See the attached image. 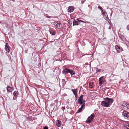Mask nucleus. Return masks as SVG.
<instances>
[{
	"label": "nucleus",
	"mask_w": 129,
	"mask_h": 129,
	"mask_svg": "<svg viewBox=\"0 0 129 129\" xmlns=\"http://www.w3.org/2000/svg\"><path fill=\"white\" fill-rule=\"evenodd\" d=\"M105 101H102L101 105L105 107H108L110 106L113 102V100L112 99L106 98H105Z\"/></svg>",
	"instance_id": "obj_1"
},
{
	"label": "nucleus",
	"mask_w": 129,
	"mask_h": 129,
	"mask_svg": "<svg viewBox=\"0 0 129 129\" xmlns=\"http://www.w3.org/2000/svg\"><path fill=\"white\" fill-rule=\"evenodd\" d=\"M121 106V108L125 110H129V104L126 102H122L120 103Z\"/></svg>",
	"instance_id": "obj_2"
},
{
	"label": "nucleus",
	"mask_w": 129,
	"mask_h": 129,
	"mask_svg": "<svg viewBox=\"0 0 129 129\" xmlns=\"http://www.w3.org/2000/svg\"><path fill=\"white\" fill-rule=\"evenodd\" d=\"M63 73L64 74L70 73L71 76L75 74V73L74 72L73 70L67 68H65L63 70Z\"/></svg>",
	"instance_id": "obj_3"
},
{
	"label": "nucleus",
	"mask_w": 129,
	"mask_h": 129,
	"mask_svg": "<svg viewBox=\"0 0 129 129\" xmlns=\"http://www.w3.org/2000/svg\"><path fill=\"white\" fill-rule=\"evenodd\" d=\"M94 117V114H92L90 116L88 117L86 121V123H90L93 120Z\"/></svg>",
	"instance_id": "obj_4"
},
{
	"label": "nucleus",
	"mask_w": 129,
	"mask_h": 129,
	"mask_svg": "<svg viewBox=\"0 0 129 129\" xmlns=\"http://www.w3.org/2000/svg\"><path fill=\"white\" fill-rule=\"evenodd\" d=\"M81 22H82L85 23H86V22L85 21H82L81 20L77 19L76 20H74L73 22V24L74 25H78Z\"/></svg>",
	"instance_id": "obj_5"
},
{
	"label": "nucleus",
	"mask_w": 129,
	"mask_h": 129,
	"mask_svg": "<svg viewBox=\"0 0 129 129\" xmlns=\"http://www.w3.org/2000/svg\"><path fill=\"white\" fill-rule=\"evenodd\" d=\"M123 116L125 118L129 120V113L126 111H124L122 113Z\"/></svg>",
	"instance_id": "obj_6"
},
{
	"label": "nucleus",
	"mask_w": 129,
	"mask_h": 129,
	"mask_svg": "<svg viewBox=\"0 0 129 129\" xmlns=\"http://www.w3.org/2000/svg\"><path fill=\"white\" fill-rule=\"evenodd\" d=\"M54 24L58 29H60L62 27V25L59 22H54Z\"/></svg>",
	"instance_id": "obj_7"
},
{
	"label": "nucleus",
	"mask_w": 129,
	"mask_h": 129,
	"mask_svg": "<svg viewBox=\"0 0 129 129\" xmlns=\"http://www.w3.org/2000/svg\"><path fill=\"white\" fill-rule=\"evenodd\" d=\"M103 77H101L99 78V83L100 86H103L102 84L104 83L105 81V80L103 78Z\"/></svg>",
	"instance_id": "obj_8"
},
{
	"label": "nucleus",
	"mask_w": 129,
	"mask_h": 129,
	"mask_svg": "<svg viewBox=\"0 0 129 129\" xmlns=\"http://www.w3.org/2000/svg\"><path fill=\"white\" fill-rule=\"evenodd\" d=\"M83 95H81L78 100V102L80 105H82L84 102V101L83 100Z\"/></svg>",
	"instance_id": "obj_9"
},
{
	"label": "nucleus",
	"mask_w": 129,
	"mask_h": 129,
	"mask_svg": "<svg viewBox=\"0 0 129 129\" xmlns=\"http://www.w3.org/2000/svg\"><path fill=\"white\" fill-rule=\"evenodd\" d=\"M115 48L116 50L118 52H120L122 51V48L117 45L115 46Z\"/></svg>",
	"instance_id": "obj_10"
},
{
	"label": "nucleus",
	"mask_w": 129,
	"mask_h": 129,
	"mask_svg": "<svg viewBox=\"0 0 129 129\" xmlns=\"http://www.w3.org/2000/svg\"><path fill=\"white\" fill-rule=\"evenodd\" d=\"M7 91L9 92L12 91H13L14 89V88L12 87H11L9 86H7Z\"/></svg>",
	"instance_id": "obj_11"
},
{
	"label": "nucleus",
	"mask_w": 129,
	"mask_h": 129,
	"mask_svg": "<svg viewBox=\"0 0 129 129\" xmlns=\"http://www.w3.org/2000/svg\"><path fill=\"white\" fill-rule=\"evenodd\" d=\"M74 10V7L72 6H70L68 8V11L69 12H72Z\"/></svg>",
	"instance_id": "obj_12"
},
{
	"label": "nucleus",
	"mask_w": 129,
	"mask_h": 129,
	"mask_svg": "<svg viewBox=\"0 0 129 129\" xmlns=\"http://www.w3.org/2000/svg\"><path fill=\"white\" fill-rule=\"evenodd\" d=\"M5 48L6 50L7 51H9L10 50V48L7 43H6V45Z\"/></svg>",
	"instance_id": "obj_13"
},
{
	"label": "nucleus",
	"mask_w": 129,
	"mask_h": 129,
	"mask_svg": "<svg viewBox=\"0 0 129 129\" xmlns=\"http://www.w3.org/2000/svg\"><path fill=\"white\" fill-rule=\"evenodd\" d=\"M89 87L91 88H93L94 86V84L93 82H90L89 84Z\"/></svg>",
	"instance_id": "obj_14"
},
{
	"label": "nucleus",
	"mask_w": 129,
	"mask_h": 129,
	"mask_svg": "<svg viewBox=\"0 0 129 129\" xmlns=\"http://www.w3.org/2000/svg\"><path fill=\"white\" fill-rule=\"evenodd\" d=\"M61 122L59 120H57L56 121V124L58 127H59L61 125Z\"/></svg>",
	"instance_id": "obj_15"
},
{
	"label": "nucleus",
	"mask_w": 129,
	"mask_h": 129,
	"mask_svg": "<svg viewBox=\"0 0 129 129\" xmlns=\"http://www.w3.org/2000/svg\"><path fill=\"white\" fill-rule=\"evenodd\" d=\"M50 33L52 35H54L55 34V32L53 30H51Z\"/></svg>",
	"instance_id": "obj_16"
},
{
	"label": "nucleus",
	"mask_w": 129,
	"mask_h": 129,
	"mask_svg": "<svg viewBox=\"0 0 129 129\" xmlns=\"http://www.w3.org/2000/svg\"><path fill=\"white\" fill-rule=\"evenodd\" d=\"M18 94V92L17 91H14L13 93L14 95L16 97V96H17Z\"/></svg>",
	"instance_id": "obj_17"
},
{
	"label": "nucleus",
	"mask_w": 129,
	"mask_h": 129,
	"mask_svg": "<svg viewBox=\"0 0 129 129\" xmlns=\"http://www.w3.org/2000/svg\"><path fill=\"white\" fill-rule=\"evenodd\" d=\"M125 126V128L127 129H129V122L127 123L126 124Z\"/></svg>",
	"instance_id": "obj_18"
},
{
	"label": "nucleus",
	"mask_w": 129,
	"mask_h": 129,
	"mask_svg": "<svg viewBox=\"0 0 129 129\" xmlns=\"http://www.w3.org/2000/svg\"><path fill=\"white\" fill-rule=\"evenodd\" d=\"M82 108H80L77 111V113H79L80 112H81L82 110Z\"/></svg>",
	"instance_id": "obj_19"
},
{
	"label": "nucleus",
	"mask_w": 129,
	"mask_h": 129,
	"mask_svg": "<svg viewBox=\"0 0 129 129\" xmlns=\"http://www.w3.org/2000/svg\"><path fill=\"white\" fill-rule=\"evenodd\" d=\"M75 91L73 92L75 96H76L77 95V92L75 90H74Z\"/></svg>",
	"instance_id": "obj_20"
},
{
	"label": "nucleus",
	"mask_w": 129,
	"mask_h": 129,
	"mask_svg": "<svg viewBox=\"0 0 129 129\" xmlns=\"http://www.w3.org/2000/svg\"><path fill=\"white\" fill-rule=\"evenodd\" d=\"M98 9H100L101 10V11H102V12H103V10L102 7H100V6H99L98 7Z\"/></svg>",
	"instance_id": "obj_21"
},
{
	"label": "nucleus",
	"mask_w": 129,
	"mask_h": 129,
	"mask_svg": "<svg viewBox=\"0 0 129 129\" xmlns=\"http://www.w3.org/2000/svg\"><path fill=\"white\" fill-rule=\"evenodd\" d=\"M85 107L84 104H83L81 106L80 108L83 109V108Z\"/></svg>",
	"instance_id": "obj_22"
},
{
	"label": "nucleus",
	"mask_w": 129,
	"mask_h": 129,
	"mask_svg": "<svg viewBox=\"0 0 129 129\" xmlns=\"http://www.w3.org/2000/svg\"><path fill=\"white\" fill-rule=\"evenodd\" d=\"M126 28L128 30H129V25L127 26Z\"/></svg>",
	"instance_id": "obj_23"
},
{
	"label": "nucleus",
	"mask_w": 129,
	"mask_h": 129,
	"mask_svg": "<svg viewBox=\"0 0 129 129\" xmlns=\"http://www.w3.org/2000/svg\"><path fill=\"white\" fill-rule=\"evenodd\" d=\"M101 71V70L100 69H98V70L96 71V72H100Z\"/></svg>",
	"instance_id": "obj_24"
},
{
	"label": "nucleus",
	"mask_w": 129,
	"mask_h": 129,
	"mask_svg": "<svg viewBox=\"0 0 129 129\" xmlns=\"http://www.w3.org/2000/svg\"><path fill=\"white\" fill-rule=\"evenodd\" d=\"M48 128L47 127L45 126L44 127L43 129H48Z\"/></svg>",
	"instance_id": "obj_25"
},
{
	"label": "nucleus",
	"mask_w": 129,
	"mask_h": 129,
	"mask_svg": "<svg viewBox=\"0 0 129 129\" xmlns=\"http://www.w3.org/2000/svg\"><path fill=\"white\" fill-rule=\"evenodd\" d=\"M71 90L73 92L75 91L74 90H73V89H72Z\"/></svg>",
	"instance_id": "obj_26"
},
{
	"label": "nucleus",
	"mask_w": 129,
	"mask_h": 129,
	"mask_svg": "<svg viewBox=\"0 0 129 129\" xmlns=\"http://www.w3.org/2000/svg\"><path fill=\"white\" fill-rule=\"evenodd\" d=\"M82 3H83L82 2Z\"/></svg>",
	"instance_id": "obj_27"
}]
</instances>
